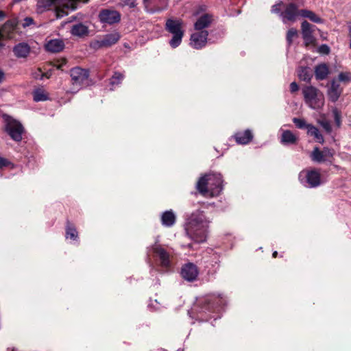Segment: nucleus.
Returning <instances> with one entry per match:
<instances>
[{
	"mask_svg": "<svg viewBox=\"0 0 351 351\" xmlns=\"http://www.w3.org/2000/svg\"><path fill=\"white\" fill-rule=\"evenodd\" d=\"M210 221L202 211L191 215L185 225V231L189 238L197 243L204 242L206 239Z\"/></svg>",
	"mask_w": 351,
	"mask_h": 351,
	"instance_id": "1",
	"label": "nucleus"
},
{
	"mask_svg": "<svg viewBox=\"0 0 351 351\" xmlns=\"http://www.w3.org/2000/svg\"><path fill=\"white\" fill-rule=\"evenodd\" d=\"M222 177L220 173H211L201 177L197 189L204 197L218 195L222 191Z\"/></svg>",
	"mask_w": 351,
	"mask_h": 351,
	"instance_id": "2",
	"label": "nucleus"
},
{
	"mask_svg": "<svg viewBox=\"0 0 351 351\" xmlns=\"http://www.w3.org/2000/svg\"><path fill=\"white\" fill-rule=\"evenodd\" d=\"M88 0H38L37 10L42 12L54 5L56 7L57 18H62L68 14L69 10H75L78 2L86 3Z\"/></svg>",
	"mask_w": 351,
	"mask_h": 351,
	"instance_id": "3",
	"label": "nucleus"
},
{
	"mask_svg": "<svg viewBox=\"0 0 351 351\" xmlns=\"http://www.w3.org/2000/svg\"><path fill=\"white\" fill-rule=\"evenodd\" d=\"M305 102L313 109L322 108L324 104L323 94L316 88L308 86L302 90Z\"/></svg>",
	"mask_w": 351,
	"mask_h": 351,
	"instance_id": "4",
	"label": "nucleus"
},
{
	"mask_svg": "<svg viewBox=\"0 0 351 351\" xmlns=\"http://www.w3.org/2000/svg\"><path fill=\"white\" fill-rule=\"evenodd\" d=\"M165 28L167 32L173 35L169 41V45L172 48H176L180 45L184 36V31L182 29V22L180 20L169 19L166 21Z\"/></svg>",
	"mask_w": 351,
	"mask_h": 351,
	"instance_id": "5",
	"label": "nucleus"
},
{
	"mask_svg": "<svg viewBox=\"0 0 351 351\" xmlns=\"http://www.w3.org/2000/svg\"><path fill=\"white\" fill-rule=\"evenodd\" d=\"M299 180L304 186L309 188H315L322 184L320 172L316 169L302 171L299 174Z\"/></svg>",
	"mask_w": 351,
	"mask_h": 351,
	"instance_id": "6",
	"label": "nucleus"
},
{
	"mask_svg": "<svg viewBox=\"0 0 351 351\" xmlns=\"http://www.w3.org/2000/svg\"><path fill=\"white\" fill-rule=\"evenodd\" d=\"M121 36L119 32H113L104 35L103 37L94 40L90 43V47L93 49H99L104 47H109L117 43L120 39Z\"/></svg>",
	"mask_w": 351,
	"mask_h": 351,
	"instance_id": "7",
	"label": "nucleus"
},
{
	"mask_svg": "<svg viewBox=\"0 0 351 351\" xmlns=\"http://www.w3.org/2000/svg\"><path fill=\"white\" fill-rule=\"evenodd\" d=\"M71 77L72 84L76 88L72 92L76 93L82 85L87 80L88 73L86 70L80 67H75L71 70Z\"/></svg>",
	"mask_w": 351,
	"mask_h": 351,
	"instance_id": "8",
	"label": "nucleus"
},
{
	"mask_svg": "<svg viewBox=\"0 0 351 351\" xmlns=\"http://www.w3.org/2000/svg\"><path fill=\"white\" fill-rule=\"evenodd\" d=\"M5 130L12 139L16 142L22 140V134L24 132L23 125L17 121L9 119L5 125Z\"/></svg>",
	"mask_w": 351,
	"mask_h": 351,
	"instance_id": "9",
	"label": "nucleus"
},
{
	"mask_svg": "<svg viewBox=\"0 0 351 351\" xmlns=\"http://www.w3.org/2000/svg\"><path fill=\"white\" fill-rule=\"evenodd\" d=\"M315 28V25L310 24L306 21H304L301 24L302 38L306 47L316 45V38L313 35Z\"/></svg>",
	"mask_w": 351,
	"mask_h": 351,
	"instance_id": "10",
	"label": "nucleus"
},
{
	"mask_svg": "<svg viewBox=\"0 0 351 351\" xmlns=\"http://www.w3.org/2000/svg\"><path fill=\"white\" fill-rule=\"evenodd\" d=\"M98 17L101 23L109 25L118 23L121 21V14L114 10L103 9L99 12Z\"/></svg>",
	"mask_w": 351,
	"mask_h": 351,
	"instance_id": "11",
	"label": "nucleus"
},
{
	"mask_svg": "<svg viewBox=\"0 0 351 351\" xmlns=\"http://www.w3.org/2000/svg\"><path fill=\"white\" fill-rule=\"evenodd\" d=\"M168 0H143L147 12L154 14L164 10L167 6Z\"/></svg>",
	"mask_w": 351,
	"mask_h": 351,
	"instance_id": "12",
	"label": "nucleus"
},
{
	"mask_svg": "<svg viewBox=\"0 0 351 351\" xmlns=\"http://www.w3.org/2000/svg\"><path fill=\"white\" fill-rule=\"evenodd\" d=\"M300 10L298 5L294 3L287 4L283 12H280V16L284 23L287 21L294 22L297 17L300 16Z\"/></svg>",
	"mask_w": 351,
	"mask_h": 351,
	"instance_id": "13",
	"label": "nucleus"
},
{
	"mask_svg": "<svg viewBox=\"0 0 351 351\" xmlns=\"http://www.w3.org/2000/svg\"><path fill=\"white\" fill-rule=\"evenodd\" d=\"M208 32L206 30L193 33L191 36L190 45L196 49L205 47L207 43Z\"/></svg>",
	"mask_w": 351,
	"mask_h": 351,
	"instance_id": "14",
	"label": "nucleus"
},
{
	"mask_svg": "<svg viewBox=\"0 0 351 351\" xmlns=\"http://www.w3.org/2000/svg\"><path fill=\"white\" fill-rule=\"evenodd\" d=\"M333 155L334 151L331 149L324 147L323 150L321 151L317 147H315L311 154V158L314 162H322L332 158Z\"/></svg>",
	"mask_w": 351,
	"mask_h": 351,
	"instance_id": "15",
	"label": "nucleus"
},
{
	"mask_svg": "<svg viewBox=\"0 0 351 351\" xmlns=\"http://www.w3.org/2000/svg\"><path fill=\"white\" fill-rule=\"evenodd\" d=\"M152 250L157 257H158L160 265L162 267L168 268L170 266V254L161 245L155 244L152 247Z\"/></svg>",
	"mask_w": 351,
	"mask_h": 351,
	"instance_id": "16",
	"label": "nucleus"
},
{
	"mask_svg": "<svg viewBox=\"0 0 351 351\" xmlns=\"http://www.w3.org/2000/svg\"><path fill=\"white\" fill-rule=\"evenodd\" d=\"M198 274L199 271L197 266L192 263H189L183 265L181 270V275L183 278L190 282L195 280Z\"/></svg>",
	"mask_w": 351,
	"mask_h": 351,
	"instance_id": "17",
	"label": "nucleus"
},
{
	"mask_svg": "<svg viewBox=\"0 0 351 351\" xmlns=\"http://www.w3.org/2000/svg\"><path fill=\"white\" fill-rule=\"evenodd\" d=\"M18 22L16 20H9L6 21L0 28V38L10 39L16 29Z\"/></svg>",
	"mask_w": 351,
	"mask_h": 351,
	"instance_id": "18",
	"label": "nucleus"
},
{
	"mask_svg": "<svg viewBox=\"0 0 351 351\" xmlns=\"http://www.w3.org/2000/svg\"><path fill=\"white\" fill-rule=\"evenodd\" d=\"M213 21V16L210 14H204L199 16L194 24L195 29L203 31L204 29L210 26Z\"/></svg>",
	"mask_w": 351,
	"mask_h": 351,
	"instance_id": "19",
	"label": "nucleus"
},
{
	"mask_svg": "<svg viewBox=\"0 0 351 351\" xmlns=\"http://www.w3.org/2000/svg\"><path fill=\"white\" fill-rule=\"evenodd\" d=\"M341 92L342 90L340 88L339 84L336 80H333L331 82L330 87L328 90V96L329 99L332 102L337 101L339 98Z\"/></svg>",
	"mask_w": 351,
	"mask_h": 351,
	"instance_id": "20",
	"label": "nucleus"
},
{
	"mask_svg": "<svg viewBox=\"0 0 351 351\" xmlns=\"http://www.w3.org/2000/svg\"><path fill=\"white\" fill-rule=\"evenodd\" d=\"M13 52L17 58H26L30 52V47L27 43H20L14 47Z\"/></svg>",
	"mask_w": 351,
	"mask_h": 351,
	"instance_id": "21",
	"label": "nucleus"
},
{
	"mask_svg": "<svg viewBox=\"0 0 351 351\" xmlns=\"http://www.w3.org/2000/svg\"><path fill=\"white\" fill-rule=\"evenodd\" d=\"M71 34L75 36L84 37L88 35V27L82 23H75L71 29Z\"/></svg>",
	"mask_w": 351,
	"mask_h": 351,
	"instance_id": "22",
	"label": "nucleus"
},
{
	"mask_svg": "<svg viewBox=\"0 0 351 351\" xmlns=\"http://www.w3.org/2000/svg\"><path fill=\"white\" fill-rule=\"evenodd\" d=\"M234 138L237 143L245 145L252 141L253 135L250 130H246L243 132H237L235 134Z\"/></svg>",
	"mask_w": 351,
	"mask_h": 351,
	"instance_id": "23",
	"label": "nucleus"
},
{
	"mask_svg": "<svg viewBox=\"0 0 351 351\" xmlns=\"http://www.w3.org/2000/svg\"><path fill=\"white\" fill-rule=\"evenodd\" d=\"M64 44L62 40L53 39L46 44V49L53 53L60 52L64 49Z\"/></svg>",
	"mask_w": 351,
	"mask_h": 351,
	"instance_id": "24",
	"label": "nucleus"
},
{
	"mask_svg": "<svg viewBox=\"0 0 351 351\" xmlns=\"http://www.w3.org/2000/svg\"><path fill=\"white\" fill-rule=\"evenodd\" d=\"M329 74V69L326 64H320L315 68V77L318 80L326 79Z\"/></svg>",
	"mask_w": 351,
	"mask_h": 351,
	"instance_id": "25",
	"label": "nucleus"
},
{
	"mask_svg": "<svg viewBox=\"0 0 351 351\" xmlns=\"http://www.w3.org/2000/svg\"><path fill=\"white\" fill-rule=\"evenodd\" d=\"M161 221L163 226L171 227L176 222V215L172 210L165 211L162 215Z\"/></svg>",
	"mask_w": 351,
	"mask_h": 351,
	"instance_id": "26",
	"label": "nucleus"
},
{
	"mask_svg": "<svg viewBox=\"0 0 351 351\" xmlns=\"http://www.w3.org/2000/svg\"><path fill=\"white\" fill-rule=\"evenodd\" d=\"M300 16L302 18H307L310 21L315 23H323V20L318 16L315 12L308 10H300Z\"/></svg>",
	"mask_w": 351,
	"mask_h": 351,
	"instance_id": "27",
	"label": "nucleus"
},
{
	"mask_svg": "<svg viewBox=\"0 0 351 351\" xmlns=\"http://www.w3.org/2000/svg\"><path fill=\"white\" fill-rule=\"evenodd\" d=\"M204 302L207 304L208 309L210 310L214 308L216 306H221L223 304V300L220 296L210 295L208 296Z\"/></svg>",
	"mask_w": 351,
	"mask_h": 351,
	"instance_id": "28",
	"label": "nucleus"
},
{
	"mask_svg": "<svg viewBox=\"0 0 351 351\" xmlns=\"http://www.w3.org/2000/svg\"><path fill=\"white\" fill-rule=\"evenodd\" d=\"M298 137L290 130L282 132L281 136V143L284 145L295 144L297 142Z\"/></svg>",
	"mask_w": 351,
	"mask_h": 351,
	"instance_id": "29",
	"label": "nucleus"
},
{
	"mask_svg": "<svg viewBox=\"0 0 351 351\" xmlns=\"http://www.w3.org/2000/svg\"><path fill=\"white\" fill-rule=\"evenodd\" d=\"M307 134L314 138L319 143L323 144L324 143V138L322 134L319 132L317 128L313 125L312 124L308 126Z\"/></svg>",
	"mask_w": 351,
	"mask_h": 351,
	"instance_id": "30",
	"label": "nucleus"
},
{
	"mask_svg": "<svg viewBox=\"0 0 351 351\" xmlns=\"http://www.w3.org/2000/svg\"><path fill=\"white\" fill-rule=\"evenodd\" d=\"M298 77L301 80L309 82L313 77L312 71L309 67H300Z\"/></svg>",
	"mask_w": 351,
	"mask_h": 351,
	"instance_id": "31",
	"label": "nucleus"
},
{
	"mask_svg": "<svg viewBox=\"0 0 351 351\" xmlns=\"http://www.w3.org/2000/svg\"><path fill=\"white\" fill-rule=\"evenodd\" d=\"M33 96H34V100L35 101H46L48 99L47 93L42 89L36 90L33 93Z\"/></svg>",
	"mask_w": 351,
	"mask_h": 351,
	"instance_id": "32",
	"label": "nucleus"
},
{
	"mask_svg": "<svg viewBox=\"0 0 351 351\" xmlns=\"http://www.w3.org/2000/svg\"><path fill=\"white\" fill-rule=\"evenodd\" d=\"M66 237L70 238L73 240L77 238V232L76 229L73 225L70 224L69 223H67L66 228Z\"/></svg>",
	"mask_w": 351,
	"mask_h": 351,
	"instance_id": "33",
	"label": "nucleus"
},
{
	"mask_svg": "<svg viewBox=\"0 0 351 351\" xmlns=\"http://www.w3.org/2000/svg\"><path fill=\"white\" fill-rule=\"evenodd\" d=\"M118 5L120 8L128 7L130 9H133L137 5V0H120Z\"/></svg>",
	"mask_w": 351,
	"mask_h": 351,
	"instance_id": "34",
	"label": "nucleus"
},
{
	"mask_svg": "<svg viewBox=\"0 0 351 351\" xmlns=\"http://www.w3.org/2000/svg\"><path fill=\"white\" fill-rule=\"evenodd\" d=\"M123 79V75L119 72H114V75L110 79V84L118 85L121 84Z\"/></svg>",
	"mask_w": 351,
	"mask_h": 351,
	"instance_id": "35",
	"label": "nucleus"
},
{
	"mask_svg": "<svg viewBox=\"0 0 351 351\" xmlns=\"http://www.w3.org/2000/svg\"><path fill=\"white\" fill-rule=\"evenodd\" d=\"M298 36V31L295 28H291L287 33V41L289 45H291L293 42V39Z\"/></svg>",
	"mask_w": 351,
	"mask_h": 351,
	"instance_id": "36",
	"label": "nucleus"
},
{
	"mask_svg": "<svg viewBox=\"0 0 351 351\" xmlns=\"http://www.w3.org/2000/svg\"><path fill=\"white\" fill-rule=\"evenodd\" d=\"M293 122L295 123L296 127L299 129L305 128V129L308 130V126L310 125L308 123H306V122L304 119L296 118V117L293 119Z\"/></svg>",
	"mask_w": 351,
	"mask_h": 351,
	"instance_id": "37",
	"label": "nucleus"
},
{
	"mask_svg": "<svg viewBox=\"0 0 351 351\" xmlns=\"http://www.w3.org/2000/svg\"><path fill=\"white\" fill-rule=\"evenodd\" d=\"M332 114L334 117L335 122L337 127H340L341 125V112L338 110L337 108H334L332 110Z\"/></svg>",
	"mask_w": 351,
	"mask_h": 351,
	"instance_id": "38",
	"label": "nucleus"
},
{
	"mask_svg": "<svg viewBox=\"0 0 351 351\" xmlns=\"http://www.w3.org/2000/svg\"><path fill=\"white\" fill-rule=\"evenodd\" d=\"M32 25H35L34 20L33 18L29 16L25 17L21 23V25L23 28H26Z\"/></svg>",
	"mask_w": 351,
	"mask_h": 351,
	"instance_id": "39",
	"label": "nucleus"
},
{
	"mask_svg": "<svg viewBox=\"0 0 351 351\" xmlns=\"http://www.w3.org/2000/svg\"><path fill=\"white\" fill-rule=\"evenodd\" d=\"M338 79L341 82H348L351 81V74L350 73H340Z\"/></svg>",
	"mask_w": 351,
	"mask_h": 351,
	"instance_id": "40",
	"label": "nucleus"
},
{
	"mask_svg": "<svg viewBox=\"0 0 351 351\" xmlns=\"http://www.w3.org/2000/svg\"><path fill=\"white\" fill-rule=\"evenodd\" d=\"M319 124L326 130L327 133H330L332 131V127L330 123L328 121L323 120L319 121Z\"/></svg>",
	"mask_w": 351,
	"mask_h": 351,
	"instance_id": "41",
	"label": "nucleus"
},
{
	"mask_svg": "<svg viewBox=\"0 0 351 351\" xmlns=\"http://www.w3.org/2000/svg\"><path fill=\"white\" fill-rule=\"evenodd\" d=\"M318 52L324 54H328L330 52V48L327 45L323 44L318 48Z\"/></svg>",
	"mask_w": 351,
	"mask_h": 351,
	"instance_id": "42",
	"label": "nucleus"
},
{
	"mask_svg": "<svg viewBox=\"0 0 351 351\" xmlns=\"http://www.w3.org/2000/svg\"><path fill=\"white\" fill-rule=\"evenodd\" d=\"M283 3L282 2L278 3V4H276V5H274L271 8V12H274V13H280V6L282 5Z\"/></svg>",
	"mask_w": 351,
	"mask_h": 351,
	"instance_id": "43",
	"label": "nucleus"
},
{
	"mask_svg": "<svg viewBox=\"0 0 351 351\" xmlns=\"http://www.w3.org/2000/svg\"><path fill=\"white\" fill-rule=\"evenodd\" d=\"M298 85L296 82H293L290 84V90L292 93L296 92L298 90Z\"/></svg>",
	"mask_w": 351,
	"mask_h": 351,
	"instance_id": "44",
	"label": "nucleus"
},
{
	"mask_svg": "<svg viewBox=\"0 0 351 351\" xmlns=\"http://www.w3.org/2000/svg\"><path fill=\"white\" fill-rule=\"evenodd\" d=\"M66 63V60L65 59H62L60 60V63H58V64H56V66L58 69H62L64 65H65Z\"/></svg>",
	"mask_w": 351,
	"mask_h": 351,
	"instance_id": "45",
	"label": "nucleus"
},
{
	"mask_svg": "<svg viewBox=\"0 0 351 351\" xmlns=\"http://www.w3.org/2000/svg\"><path fill=\"white\" fill-rule=\"evenodd\" d=\"M8 165V161L6 159L0 157V168H1L3 167H5Z\"/></svg>",
	"mask_w": 351,
	"mask_h": 351,
	"instance_id": "46",
	"label": "nucleus"
},
{
	"mask_svg": "<svg viewBox=\"0 0 351 351\" xmlns=\"http://www.w3.org/2000/svg\"><path fill=\"white\" fill-rule=\"evenodd\" d=\"M348 36L350 38V47L351 48V23L348 24Z\"/></svg>",
	"mask_w": 351,
	"mask_h": 351,
	"instance_id": "47",
	"label": "nucleus"
},
{
	"mask_svg": "<svg viewBox=\"0 0 351 351\" xmlns=\"http://www.w3.org/2000/svg\"><path fill=\"white\" fill-rule=\"evenodd\" d=\"M5 74L2 70L0 69V83L4 80Z\"/></svg>",
	"mask_w": 351,
	"mask_h": 351,
	"instance_id": "48",
	"label": "nucleus"
},
{
	"mask_svg": "<svg viewBox=\"0 0 351 351\" xmlns=\"http://www.w3.org/2000/svg\"><path fill=\"white\" fill-rule=\"evenodd\" d=\"M5 17V13L3 11L0 10V21Z\"/></svg>",
	"mask_w": 351,
	"mask_h": 351,
	"instance_id": "49",
	"label": "nucleus"
},
{
	"mask_svg": "<svg viewBox=\"0 0 351 351\" xmlns=\"http://www.w3.org/2000/svg\"><path fill=\"white\" fill-rule=\"evenodd\" d=\"M277 255H278V252L276 251L274 252L272 254V256L274 258H276Z\"/></svg>",
	"mask_w": 351,
	"mask_h": 351,
	"instance_id": "50",
	"label": "nucleus"
},
{
	"mask_svg": "<svg viewBox=\"0 0 351 351\" xmlns=\"http://www.w3.org/2000/svg\"><path fill=\"white\" fill-rule=\"evenodd\" d=\"M178 351H180V350H178Z\"/></svg>",
	"mask_w": 351,
	"mask_h": 351,
	"instance_id": "51",
	"label": "nucleus"
}]
</instances>
